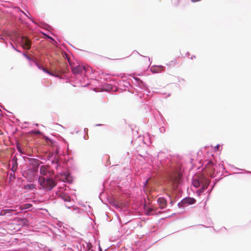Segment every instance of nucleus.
Listing matches in <instances>:
<instances>
[{
  "instance_id": "f257e3e1",
  "label": "nucleus",
  "mask_w": 251,
  "mask_h": 251,
  "mask_svg": "<svg viewBox=\"0 0 251 251\" xmlns=\"http://www.w3.org/2000/svg\"><path fill=\"white\" fill-rule=\"evenodd\" d=\"M157 157L161 165L166 169L173 177H178L182 175L184 168L182 164L180 156H172L160 151L158 152Z\"/></svg>"
},
{
  "instance_id": "f03ea898",
  "label": "nucleus",
  "mask_w": 251,
  "mask_h": 251,
  "mask_svg": "<svg viewBox=\"0 0 251 251\" xmlns=\"http://www.w3.org/2000/svg\"><path fill=\"white\" fill-rule=\"evenodd\" d=\"M45 160L50 170L54 172L55 171L63 182L69 184L73 182V179L71 173L65 167V164L60 157L53 154H49Z\"/></svg>"
},
{
  "instance_id": "7ed1b4c3",
  "label": "nucleus",
  "mask_w": 251,
  "mask_h": 251,
  "mask_svg": "<svg viewBox=\"0 0 251 251\" xmlns=\"http://www.w3.org/2000/svg\"><path fill=\"white\" fill-rule=\"evenodd\" d=\"M27 162L29 164L27 170L22 173V176L27 179L28 182H32L38 179V172L41 162L34 158H28Z\"/></svg>"
},
{
  "instance_id": "20e7f679",
  "label": "nucleus",
  "mask_w": 251,
  "mask_h": 251,
  "mask_svg": "<svg viewBox=\"0 0 251 251\" xmlns=\"http://www.w3.org/2000/svg\"><path fill=\"white\" fill-rule=\"evenodd\" d=\"M40 175L38 181L41 188L46 190H50L55 186V182L50 177L49 172L44 166L40 168Z\"/></svg>"
},
{
  "instance_id": "39448f33",
  "label": "nucleus",
  "mask_w": 251,
  "mask_h": 251,
  "mask_svg": "<svg viewBox=\"0 0 251 251\" xmlns=\"http://www.w3.org/2000/svg\"><path fill=\"white\" fill-rule=\"evenodd\" d=\"M63 57L68 60L71 66V70L75 75L82 76L85 73H89L90 71H92V68L90 67H85L80 64H78L76 66H73L71 62L69 55L66 53H64Z\"/></svg>"
},
{
  "instance_id": "423d86ee",
  "label": "nucleus",
  "mask_w": 251,
  "mask_h": 251,
  "mask_svg": "<svg viewBox=\"0 0 251 251\" xmlns=\"http://www.w3.org/2000/svg\"><path fill=\"white\" fill-rule=\"evenodd\" d=\"M205 167L209 170L212 177H215L218 173L220 172L221 168L223 170H226L223 164H216L211 159H207L206 161Z\"/></svg>"
},
{
  "instance_id": "0eeeda50",
  "label": "nucleus",
  "mask_w": 251,
  "mask_h": 251,
  "mask_svg": "<svg viewBox=\"0 0 251 251\" xmlns=\"http://www.w3.org/2000/svg\"><path fill=\"white\" fill-rule=\"evenodd\" d=\"M100 200L104 204H107L108 202L111 206L116 209L120 208L119 204L115 201V200L110 196H108L104 192H101L99 196Z\"/></svg>"
},
{
  "instance_id": "6e6552de",
  "label": "nucleus",
  "mask_w": 251,
  "mask_h": 251,
  "mask_svg": "<svg viewBox=\"0 0 251 251\" xmlns=\"http://www.w3.org/2000/svg\"><path fill=\"white\" fill-rule=\"evenodd\" d=\"M196 202L195 199L192 197H186L181 200L177 203V207L179 208L184 209L185 207L195 204Z\"/></svg>"
},
{
  "instance_id": "1a4fd4ad",
  "label": "nucleus",
  "mask_w": 251,
  "mask_h": 251,
  "mask_svg": "<svg viewBox=\"0 0 251 251\" xmlns=\"http://www.w3.org/2000/svg\"><path fill=\"white\" fill-rule=\"evenodd\" d=\"M59 198L62 200L64 202H67L65 203V205L68 209H70L74 205V201L68 194L65 192H61L59 195Z\"/></svg>"
},
{
  "instance_id": "9d476101",
  "label": "nucleus",
  "mask_w": 251,
  "mask_h": 251,
  "mask_svg": "<svg viewBox=\"0 0 251 251\" xmlns=\"http://www.w3.org/2000/svg\"><path fill=\"white\" fill-rule=\"evenodd\" d=\"M104 79H105L106 80L107 79H109V82H113L114 83V84H113L115 86L116 84H117L118 88L123 90H126V88H127L130 85V83L126 80H120L118 81H115V80H112L111 78H110L109 77H105L104 78Z\"/></svg>"
},
{
  "instance_id": "9b49d317",
  "label": "nucleus",
  "mask_w": 251,
  "mask_h": 251,
  "mask_svg": "<svg viewBox=\"0 0 251 251\" xmlns=\"http://www.w3.org/2000/svg\"><path fill=\"white\" fill-rule=\"evenodd\" d=\"M210 183V181L206 180L204 184L200 186L201 188L196 191V193L198 196H199L201 195L204 192V191L208 188Z\"/></svg>"
},
{
  "instance_id": "f8f14e48",
  "label": "nucleus",
  "mask_w": 251,
  "mask_h": 251,
  "mask_svg": "<svg viewBox=\"0 0 251 251\" xmlns=\"http://www.w3.org/2000/svg\"><path fill=\"white\" fill-rule=\"evenodd\" d=\"M131 223V222L130 221H128V222L125 223V226H124L123 229H121L122 232H123L125 235H128L131 233L133 229L129 226Z\"/></svg>"
},
{
  "instance_id": "ddd939ff",
  "label": "nucleus",
  "mask_w": 251,
  "mask_h": 251,
  "mask_svg": "<svg viewBox=\"0 0 251 251\" xmlns=\"http://www.w3.org/2000/svg\"><path fill=\"white\" fill-rule=\"evenodd\" d=\"M22 188L25 191L27 192L36 189V185L31 182H29V183L23 184Z\"/></svg>"
},
{
  "instance_id": "4468645a",
  "label": "nucleus",
  "mask_w": 251,
  "mask_h": 251,
  "mask_svg": "<svg viewBox=\"0 0 251 251\" xmlns=\"http://www.w3.org/2000/svg\"><path fill=\"white\" fill-rule=\"evenodd\" d=\"M165 69V67L163 66H161V65H159V66H152L151 68V71L152 73H159V72H161L162 71H164V70Z\"/></svg>"
},
{
  "instance_id": "2eb2a0df",
  "label": "nucleus",
  "mask_w": 251,
  "mask_h": 251,
  "mask_svg": "<svg viewBox=\"0 0 251 251\" xmlns=\"http://www.w3.org/2000/svg\"><path fill=\"white\" fill-rule=\"evenodd\" d=\"M157 203L160 206V208L161 209H163L167 206V201L164 197H160V198H158V199H157Z\"/></svg>"
},
{
  "instance_id": "dca6fc26",
  "label": "nucleus",
  "mask_w": 251,
  "mask_h": 251,
  "mask_svg": "<svg viewBox=\"0 0 251 251\" xmlns=\"http://www.w3.org/2000/svg\"><path fill=\"white\" fill-rule=\"evenodd\" d=\"M84 248L85 249L84 251H95V247H94L91 244H86V247L85 248L84 247ZM99 251H102V249L101 248L100 245H99Z\"/></svg>"
},
{
  "instance_id": "f3484780",
  "label": "nucleus",
  "mask_w": 251,
  "mask_h": 251,
  "mask_svg": "<svg viewBox=\"0 0 251 251\" xmlns=\"http://www.w3.org/2000/svg\"><path fill=\"white\" fill-rule=\"evenodd\" d=\"M140 82V83H139V86H138V87L140 88L141 89H143V90L146 91V92H148V93H150V90L149 89V88H148L147 85L144 81H143L142 80Z\"/></svg>"
},
{
  "instance_id": "a211bd4d",
  "label": "nucleus",
  "mask_w": 251,
  "mask_h": 251,
  "mask_svg": "<svg viewBox=\"0 0 251 251\" xmlns=\"http://www.w3.org/2000/svg\"><path fill=\"white\" fill-rule=\"evenodd\" d=\"M12 167L11 168L10 170L11 171L13 170L14 171H16L17 170V168L18 167V164L17 162V159L16 157H14L12 158Z\"/></svg>"
},
{
  "instance_id": "6ab92c4d",
  "label": "nucleus",
  "mask_w": 251,
  "mask_h": 251,
  "mask_svg": "<svg viewBox=\"0 0 251 251\" xmlns=\"http://www.w3.org/2000/svg\"><path fill=\"white\" fill-rule=\"evenodd\" d=\"M11 172L8 174V184H10L13 180L15 178V172L13 170L11 171Z\"/></svg>"
},
{
  "instance_id": "aec40b11",
  "label": "nucleus",
  "mask_w": 251,
  "mask_h": 251,
  "mask_svg": "<svg viewBox=\"0 0 251 251\" xmlns=\"http://www.w3.org/2000/svg\"><path fill=\"white\" fill-rule=\"evenodd\" d=\"M133 78L134 79V81L132 82L137 87H138L139 84L140 83V81H141V79L137 77H133Z\"/></svg>"
},
{
  "instance_id": "412c9836",
  "label": "nucleus",
  "mask_w": 251,
  "mask_h": 251,
  "mask_svg": "<svg viewBox=\"0 0 251 251\" xmlns=\"http://www.w3.org/2000/svg\"><path fill=\"white\" fill-rule=\"evenodd\" d=\"M41 33L44 35L45 39H49L53 42H55V40L50 36L48 34H47L43 32H41Z\"/></svg>"
},
{
  "instance_id": "4be33fe9",
  "label": "nucleus",
  "mask_w": 251,
  "mask_h": 251,
  "mask_svg": "<svg viewBox=\"0 0 251 251\" xmlns=\"http://www.w3.org/2000/svg\"><path fill=\"white\" fill-rule=\"evenodd\" d=\"M22 54L29 62L32 61L33 63V61H35L34 59L28 56L25 52H23Z\"/></svg>"
},
{
  "instance_id": "5701e85b",
  "label": "nucleus",
  "mask_w": 251,
  "mask_h": 251,
  "mask_svg": "<svg viewBox=\"0 0 251 251\" xmlns=\"http://www.w3.org/2000/svg\"><path fill=\"white\" fill-rule=\"evenodd\" d=\"M203 184L202 182L200 180H197L196 182L194 181H193V184L195 187H200Z\"/></svg>"
},
{
  "instance_id": "b1692460",
  "label": "nucleus",
  "mask_w": 251,
  "mask_h": 251,
  "mask_svg": "<svg viewBox=\"0 0 251 251\" xmlns=\"http://www.w3.org/2000/svg\"><path fill=\"white\" fill-rule=\"evenodd\" d=\"M33 64L36 66L39 70H41L42 71H43L45 68L42 66L41 65L39 64L37 61L35 60V61H33Z\"/></svg>"
},
{
  "instance_id": "393cba45",
  "label": "nucleus",
  "mask_w": 251,
  "mask_h": 251,
  "mask_svg": "<svg viewBox=\"0 0 251 251\" xmlns=\"http://www.w3.org/2000/svg\"><path fill=\"white\" fill-rule=\"evenodd\" d=\"M19 10H20V11L21 13H22L23 14H24V15H25V16H26L28 18L30 19H31V22H32L33 23H34V24H36V23H35V22H34L33 21V18H32V17L31 16H28V15H27V14H26V13H25L24 11H23V10H21V9H20V8H19Z\"/></svg>"
},
{
  "instance_id": "a878e982",
  "label": "nucleus",
  "mask_w": 251,
  "mask_h": 251,
  "mask_svg": "<svg viewBox=\"0 0 251 251\" xmlns=\"http://www.w3.org/2000/svg\"><path fill=\"white\" fill-rule=\"evenodd\" d=\"M169 197L170 200V204L171 205V206H172L174 204V203L176 202V198H175L174 199H173L171 196H169Z\"/></svg>"
},
{
  "instance_id": "bb28decb",
  "label": "nucleus",
  "mask_w": 251,
  "mask_h": 251,
  "mask_svg": "<svg viewBox=\"0 0 251 251\" xmlns=\"http://www.w3.org/2000/svg\"><path fill=\"white\" fill-rule=\"evenodd\" d=\"M158 114H159V116L160 117V120L161 121V122L163 123V124L164 125L165 124V122H166V120L165 119V118H164L163 116L162 115V114L158 111Z\"/></svg>"
},
{
  "instance_id": "cd10ccee",
  "label": "nucleus",
  "mask_w": 251,
  "mask_h": 251,
  "mask_svg": "<svg viewBox=\"0 0 251 251\" xmlns=\"http://www.w3.org/2000/svg\"><path fill=\"white\" fill-rule=\"evenodd\" d=\"M176 60L175 59L174 60L171 61L169 63L167 64V65L169 66H175L176 65Z\"/></svg>"
},
{
  "instance_id": "c85d7f7f",
  "label": "nucleus",
  "mask_w": 251,
  "mask_h": 251,
  "mask_svg": "<svg viewBox=\"0 0 251 251\" xmlns=\"http://www.w3.org/2000/svg\"><path fill=\"white\" fill-rule=\"evenodd\" d=\"M43 71L44 73L48 74L50 75H51V76L53 75V74L51 72H50V71L47 70L46 68H45Z\"/></svg>"
},
{
  "instance_id": "c756f323",
  "label": "nucleus",
  "mask_w": 251,
  "mask_h": 251,
  "mask_svg": "<svg viewBox=\"0 0 251 251\" xmlns=\"http://www.w3.org/2000/svg\"><path fill=\"white\" fill-rule=\"evenodd\" d=\"M159 129L160 132L161 133H163L165 132V128L164 126H161Z\"/></svg>"
},
{
  "instance_id": "7c9ffc66",
  "label": "nucleus",
  "mask_w": 251,
  "mask_h": 251,
  "mask_svg": "<svg viewBox=\"0 0 251 251\" xmlns=\"http://www.w3.org/2000/svg\"><path fill=\"white\" fill-rule=\"evenodd\" d=\"M220 145L218 144L217 145L215 148H214V150L215 151H218L219 150V149H220Z\"/></svg>"
},
{
  "instance_id": "2f4dec72",
  "label": "nucleus",
  "mask_w": 251,
  "mask_h": 251,
  "mask_svg": "<svg viewBox=\"0 0 251 251\" xmlns=\"http://www.w3.org/2000/svg\"><path fill=\"white\" fill-rule=\"evenodd\" d=\"M149 181V179H147L144 182H143V186L145 187L147 186L148 182Z\"/></svg>"
},
{
  "instance_id": "473e14b6",
  "label": "nucleus",
  "mask_w": 251,
  "mask_h": 251,
  "mask_svg": "<svg viewBox=\"0 0 251 251\" xmlns=\"http://www.w3.org/2000/svg\"><path fill=\"white\" fill-rule=\"evenodd\" d=\"M17 149L18 151L21 152L22 151V149L19 144H18L17 146Z\"/></svg>"
},
{
  "instance_id": "72a5a7b5",
  "label": "nucleus",
  "mask_w": 251,
  "mask_h": 251,
  "mask_svg": "<svg viewBox=\"0 0 251 251\" xmlns=\"http://www.w3.org/2000/svg\"><path fill=\"white\" fill-rule=\"evenodd\" d=\"M0 39L2 40L3 41H4V43H5L6 46H7V43L5 41V39L2 37L1 36H0Z\"/></svg>"
},
{
  "instance_id": "f704fd0d",
  "label": "nucleus",
  "mask_w": 251,
  "mask_h": 251,
  "mask_svg": "<svg viewBox=\"0 0 251 251\" xmlns=\"http://www.w3.org/2000/svg\"><path fill=\"white\" fill-rule=\"evenodd\" d=\"M212 191V190H211V188L208 190H207V191L206 192V193H209V195H208V197L207 198V200H206V201L208 200V199H209V194L211 193V192Z\"/></svg>"
},
{
  "instance_id": "c9c22d12",
  "label": "nucleus",
  "mask_w": 251,
  "mask_h": 251,
  "mask_svg": "<svg viewBox=\"0 0 251 251\" xmlns=\"http://www.w3.org/2000/svg\"><path fill=\"white\" fill-rule=\"evenodd\" d=\"M10 46L11 48L13 49L14 50H16V48L14 46V45L12 43H10Z\"/></svg>"
},
{
  "instance_id": "e433bc0d",
  "label": "nucleus",
  "mask_w": 251,
  "mask_h": 251,
  "mask_svg": "<svg viewBox=\"0 0 251 251\" xmlns=\"http://www.w3.org/2000/svg\"><path fill=\"white\" fill-rule=\"evenodd\" d=\"M29 62V66H31V67H32V66H33L35 65L33 63L32 61H31V62Z\"/></svg>"
},
{
  "instance_id": "4c0bfd02",
  "label": "nucleus",
  "mask_w": 251,
  "mask_h": 251,
  "mask_svg": "<svg viewBox=\"0 0 251 251\" xmlns=\"http://www.w3.org/2000/svg\"><path fill=\"white\" fill-rule=\"evenodd\" d=\"M103 124H96L95 125L96 126H103Z\"/></svg>"
},
{
  "instance_id": "58836bf2",
  "label": "nucleus",
  "mask_w": 251,
  "mask_h": 251,
  "mask_svg": "<svg viewBox=\"0 0 251 251\" xmlns=\"http://www.w3.org/2000/svg\"><path fill=\"white\" fill-rule=\"evenodd\" d=\"M215 184H216V183H215V182H214V183H213V184L211 186V190H213V189L214 188V186H215Z\"/></svg>"
},
{
  "instance_id": "ea45409f",
  "label": "nucleus",
  "mask_w": 251,
  "mask_h": 251,
  "mask_svg": "<svg viewBox=\"0 0 251 251\" xmlns=\"http://www.w3.org/2000/svg\"><path fill=\"white\" fill-rule=\"evenodd\" d=\"M117 76H121V77L123 78V75H122V74H119V75H116Z\"/></svg>"
},
{
  "instance_id": "a19ab883",
  "label": "nucleus",
  "mask_w": 251,
  "mask_h": 251,
  "mask_svg": "<svg viewBox=\"0 0 251 251\" xmlns=\"http://www.w3.org/2000/svg\"><path fill=\"white\" fill-rule=\"evenodd\" d=\"M201 0H191V1L193 2H196L200 1Z\"/></svg>"
},
{
  "instance_id": "79ce46f5",
  "label": "nucleus",
  "mask_w": 251,
  "mask_h": 251,
  "mask_svg": "<svg viewBox=\"0 0 251 251\" xmlns=\"http://www.w3.org/2000/svg\"><path fill=\"white\" fill-rule=\"evenodd\" d=\"M196 58V56L195 55H193L191 56L190 58H191V59L192 60V59H193L194 58Z\"/></svg>"
},
{
  "instance_id": "37998d69",
  "label": "nucleus",
  "mask_w": 251,
  "mask_h": 251,
  "mask_svg": "<svg viewBox=\"0 0 251 251\" xmlns=\"http://www.w3.org/2000/svg\"><path fill=\"white\" fill-rule=\"evenodd\" d=\"M15 50L16 51L18 52H20V53H22V52H23L21 50H19L17 49V48H16V50Z\"/></svg>"
},
{
  "instance_id": "c03bdc74",
  "label": "nucleus",
  "mask_w": 251,
  "mask_h": 251,
  "mask_svg": "<svg viewBox=\"0 0 251 251\" xmlns=\"http://www.w3.org/2000/svg\"><path fill=\"white\" fill-rule=\"evenodd\" d=\"M186 55L188 56L189 55H190V52L189 51H187L186 53Z\"/></svg>"
},
{
  "instance_id": "a18cd8bd",
  "label": "nucleus",
  "mask_w": 251,
  "mask_h": 251,
  "mask_svg": "<svg viewBox=\"0 0 251 251\" xmlns=\"http://www.w3.org/2000/svg\"><path fill=\"white\" fill-rule=\"evenodd\" d=\"M36 132L37 133H40V131L39 130H36Z\"/></svg>"
},
{
  "instance_id": "49530a36",
  "label": "nucleus",
  "mask_w": 251,
  "mask_h": 251,
  "mask_svg": "<svg viewBox=\"0 0 251 251\" xmlns=\"http://www.w3.org/2000/svg\"><path fill=\"white\" fill-rule=\"evenodd\" d=\"M246 173H249V174H251V171H246Z\"/></svg>"
},
{
  "instance_id": "de8ad7c7",
  "label": "nucleus",
  "mask_w": 251,
  "mask_h": 251,
  "mask_svg": "<svg viewBox=\"0 0 251 251\" xmlns=\"http://www.w3.org/2000/svg\"><path fill=\"white\" fill-rule=\"evenodd\" d=\"M88 130V129H87V128H85L84 129V132H86V130Z\"/></svg>"
},
{
  "instance_id": "09e8293b",
  "label": "nucleus",
  "mask_w": 251,
  "mask_h": 251,
  "mask_svg": "<svg viewBox=\"0 0 251 251\" xmlns=\"http://www.w3.org/2000/svg\"><path fill=\"white\" fill-rule=\"evenodd\" d=\"M27 205H29L30 207L32 206V205L30 203H28Z\"/></svg>"
},
{
  "instance_id": "8fccbe9b",
  "label": "nucleus",
  "mask_w": 251,
  "mask_h": 251,
  "mask_svg": "<svg viewBox=\"0 0 251 251\" xmlns=\"http://www.w3.org/2000/svg\"><path fill=\"white\" fill-rule=\"evenodd\" d=\"M103 75H105V76L108 75V74H103Z\"/></svg>"
},
{
  "instance_id": "3c124183",
  "label": "nucleus",
  "mask_w": 251,
  "mask_h": 251,
  "mask_svg": "<svg viewBox=\"0 0 251 251\" xmlns=\"http://www.w3.org/2000/svg\"><path fill=\"white\" fill-rule=\"evenodd\" d=\"M0 106L1 107V108H2L3 109L5 110V108L3 106H2L1 105H0Z\"/></svg>"
},
{
  "instance_id": "603ef678",
  "label": "nucleus",
  "mask_w": 251,
  "mask_h": 251,
  "mask_svg": "<svg viewBox=\"0 0 251 251\" xmlns=\"http://www.w3.org/2000/svg\"><path fill=\"white\" fill-rule=\"evenodd\" d=\"M83 138H84V139H85V140H86V139H87V138H86V136H84Z\"/></svg>"
},
{
  "instance_id": "864d4df0",
  "label": "nucleus",
  "mask_w": 251,
  "mask_h": 251,
  "mask_svg": "<svg viewBox=\"0 0 251 251\" xmlns=\"http://www.w3.org/2000/svg\"><path fill=\"white\" fill-rule=\"evenodd\" d=\"M35 126H38V124H35Z\"/></svg>"
},
{
  "instance_id": "5fc2aeb1",
  "label": "nucleus",
  "mask_w": 251,
  "mask_h": 251,
  "mask_svg": "<svg viewBox=\"0 0 251 251\" xmlns=\"http://www.w3.org/2000/svg\"><path fill=\"white\" fill-rule=\"evenodd\" d=\"M46 139H48V140H50V138L48 137H46Z\"/></svg>"
},
{
  "instance_id": "6e6d98bb",
  "label": "nucleus",
  "mask_w": 251,
  "mask_h": 251,
  "mask_svg": "<svg viewBox=\"0 0 251 251\" xmlns=\"http://www.w3.org/2000/svg\"><path fill=\"white\" fill-rule=\"evenodd\" d=\"M236 169H237V170H243L242 169H239V168H236Z\"/></svg>"
},
{
  "instance_id": "4d7b16f0",
  "label": "nucleus",
  "mask_w": 251,
  "mask_h": 251,
  "mask_svg": "<svg viewBox=\"0 0 251 251\" xmlns=\"http://www.w3.org/2000/svg\"><path fill=\"white\" fill-rule=\"evenodd\" d=\"M234 174H235L236 173H234ZM236 174H242V173H239V172H238Z\"/></svg>"
},
{
  "instance_id": "13d9d810",
  "label": "nucleus",
  "mask_w": 251,
  "mask_h": 251,
  "mask_svg": "<svg viewBox=\"0 0 251 251\" xmlns=\"http://www.w3.org/2000/svg\"><path fill=\"white\" fill-rule=\"evenodd\" d=\"M148 59H149V61H150V57H148Z\"/></svg>"
},
{
  "instance_id": "bf43d9fd",
  "label": "nucleus",
  "mask_w": 251,
  "mask_h": 251,
  "mask_svg": "<svg viewBox=\"0 0 251 251\" xmlns=\"http://www.w3.org/2000/svg\"><path fill=\"white\" fill-rule=\"evenodd\" d=\"M190 160H191V161H192L193 160V159L192 158H190Z\"/></svg>"
}]
</instances>
